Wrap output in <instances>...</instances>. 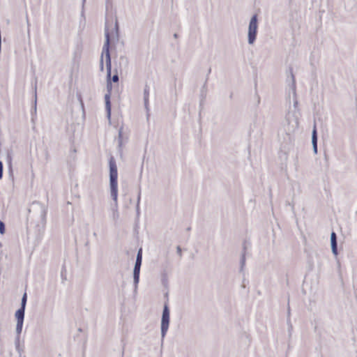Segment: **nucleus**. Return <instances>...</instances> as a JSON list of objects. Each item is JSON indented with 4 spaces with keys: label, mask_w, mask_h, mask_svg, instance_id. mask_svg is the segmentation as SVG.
Listing matches in <instances>:
<instances>
[{
    "label": "nucleus",
    "mask_w": 357,
    "mask_h": 357,
    "mask_svg": "<svg viewBox=\"0 0 357 357\" xmlns=\"http://www.w3.org/2000/svg\"><path fill=\"white\" fill-rule=\"evenodd\" d=\"M119 80V75H118L117 72H116V73L112 76V77H111V82L112 81L113 82L116 83V82H118Z\"/></svg>",
    "instance_id": "dca6fc26"
},
{
    "label": "nucleus",
    "mask_w": 357,
    "mask_h": 357,
    "mask_svg": "<svg viewBox=\"0 0 357 357\" xmlns=\"http://www.w3.org/2000/svg\"><path fill=\"white\" fill-rule=\"evenodd\" d=\"M7 157H8V158L10 160V155H9V154H8V156H7Z\"/></svg>",
    "instance_id": "c756f323"
},
{
    "label": "nucleus",
    "mask_w": 357,
    "mask_h": 357,
    "mask_svg": "<svg viewBox=\"0 0 357 357\" xmlns=\"http://www.w3.org/2000/svg\"><path fill=\"white\" fill-rule=\"evenodd\" d=\"M27 302V294L26 292L24 293L21 299V305L20 307L26 308V305Z\"/></svg>",
    "instance_id": "f8f14e48"
},
{
    "label": "nucleus",
    "mask_w": 357,
    "mask_h": 357,
    "mask_svg": "<svg viewBox=\"0 0 357 357\" xmlns=\"http://www.w3.org/2000/svg\"><path fill=\"white\" fill-rule=\"evenodd\" d=\"M140 268V267L134 266L133 276H139Z\"/></svg>",
    "instance_id": "2eb2a0df"
},
{
    "label": "nucleus",
    "mask_w": 357,
    "mask_h": 357,
    "mask_svg": "<svg viewBox=\"0 0 357 357\" xmlns=\"http://www.w3.org/2000/svg\"><path fill=\"white\" fill-rule=\"evenodd\" d=\"M142 263V258L139 257H136V261H135V266L140 267L141 268Z\"/></svg>",
    "instance_id": "4468645a"
},
{
    "label": "nucleus",
    "mask_w": 357,
    "mask_h": 357,
    "mask_svg": "<svg viewBox=\"0 0 357 357\" xmlns=\"http://www.w3.org/2000/svg\"><path fill=\"white\" fill-rule=\"evenodd\" d=\"M133 282L135 285V289L137 288L138 283L139 282V276H133Z\"/></svg>",
    "instance_id": "f3484780"
},
{
    "label": "nucleus",
    "mask_w": 357,
    "mask_h": 357,
    "mask_svg": "<svg viewBox=\"0 0 357 357\" xmlns=\"http://www.w3.org/2000/svg\"><path fill=\"white\" fill-rule=\"evenodd\" d=\"M86 0H82V6H84V2Z\"/></svg>",
    "instance_id": "c85d7f7f"
},
{
    "label": "nucleus",
    "mask_w": 357,
    "mask_h": 357,
    "mask_svg": "<svg viewBox=\"0 0 357 357\" xmlns=\"http://www.w3.org/2000/svg\"><path fill=\"white\" fill-rule=\"evenodd\" d=\"M149 93L150 87L148 84H146L144 89V104L147 112L149 111Z\"/></svg>",
    "instance_id": "0eeeda50"
},
{
    "label": "nucleus",
    "mask_w": 357,
    "mask_h": 357,
    "mask_svg": "<svg viewBox=\"0 0 357 357\" xmlns=\"http://www.w3.org/2000/svg\"><path fill=\"white\" fill-rule=\"evenodd\" d=\"M93 236H97V234H96V232H94V233H93Z\"/></svg>",
    "instance_id": "7c9ffc66"
},
{
    "label": "nucleus",
    "mask_w": 357,
    "mask_h": 357,
    "mask_svg": "<svg viewBox=\"0 0 357 357\" xmlns=\"http://www.w3.org/2000/svg\"><path fill=\"white\" fill-rule=\"evenodd\" d=\"M137 257L142 258V248H140L138 250L137 254Z\"/></svg>",
    "instance_id": "b1692460"
},
{
    "label": "nucleus",
    "mask_w": 357,
    "mask_h": 357,
    "mask_svg": "<svg viewBox=\"0 0 357 357\" xmlns=\"http://www.w3.org/2000/svg\"><path fill=\"white\" fill-rule=\"evenodd\" d=\"M312 148H313L314 153H317V144L312 145Z\"/></svg>",
    "instance_id": "bb28decb"
},
{
    "label": "nucleus",
    "mask_w": 357,
    "mask_h": 357,
    "mask_svg": "<svg viewBox=\"0 0 357 357\" xmlns=\"http://www.w3.org/2000/svg\"><path fill=\"white\" fill-rule=\"evenodd\" d=\"M5 233V224L3 222L0 221V234H3Z\"/></svg>",
    "instance_id": "a211bd4d"
},
{
    "label": "nucleus",
    "mask_w": 357,
    "mask_h": 357,
    "mask_svg": "<svg viewBox=\"0 0 357 357\" xmlns=\"http://www.w3.org/2000/svg\"><path fill=\"white\" fill-rule=\"evenodd\" d=\"M15 349L19 354L20 357H22V353L23 352V348L20 347V337L19 336L16 338L15 341Z\"/></svg>",
    "instance_id": "9d476101"
},
{
    "label": "nucleus",
    "mask_w": 357,
    "mask_h": 357,
    "mask_svg": "<svg viewBox=\"0 0 357 357\" xmlns=\"http://www.w3.org/2000/svg\"><path fill=\"white\" fill-rule=\"evenodd\" d=\"M312 144H317V132L315 126L312 132Z\"/></svg>",
    "instance_id": "9b49d317"
},
{
    "label": "nucleus",
    "mask_w": 357,
    "mask_h": 357,
    "mask_svg": "<svg viewBox=\"0 0 357 357\" xmlns=\"http://www.w3.org/2000/svg\"><path fill=\"white\" fill-rule=\"evenodd\" d=\"M26 22H27L28 26H29V20H26Z\"/></svg>",
    "instance_id": "2f4dec72"
},
{
    "label": "nucleus",
    "mask_w": 357,
    "mask_h": 357,
    "mask_svg": "<svg viewBox=\"0 0 357 357\" xmlns=\"http://www.w3.org/2000/svg\"><path fill=\"white\" fill-rule=\"evenodd\" d=\"M33 206H35L38 208L40 211V218L42 224L45 225L46 223V216L47 213V208L44 205L42 204L39 202H36L33 203Z\"/></svg>",
    "instance_id": "39448f33"
},
{
    "label": "nucleus",
    "mask_w": 357,
    "mask_h": 357,
    "mask_svg": "<svg viewBox=\"0 0 357 357\" xmlns=\"http://www.w3.org/2000/svg\"><path fill=\"white\" fill-rule=\"evenodd\" d=\"M36 102H37V98H36V85L35 86V101H34V111L36 112Z\"/></svg>",
    "instance_id": "4be33fe9"
},
{
    "label": "nucleus",
    "mask_w": 357,
    "mask_h": 357,
    "mask_svg": "<svg viewBox=\"0 0 357 357\" xmlns=\"http://www.w3.org/2000/svg\"><path fill=\"white\" fill-rule=\"evenodd\" d=\"M257 15H254L250 21L248 26V41L250 45H252L255 43L257 33Z\"/></svg>",
    "instance_id": "20e7f679"
},
{
    "label": "nucleus",
    "mask_w": 357,
    "mask_h": 357,
    "mask_svg": "<svg viewBox=\"0 0 357 357\" xmlns=\"http://www.w3.org/2000/svg\"><path fill=\"white\" fill-rule=\"evenodd\" d=\"M25 309L24 307H20L15 314L17 321L24 322Z\"/></svg>",
    "instance_id": "1a4fd4ad"
},
{
    "label": "nucleus",
    "mask_w": 357,
    "mask_h": 357,
    "mask_svg": "<svg viewBox=\"0 0 357 357\" xmlns=\"http://www.w3.org/2000/svg\"><path fill=\"white\" fill-rule=\"evenodd\" d=\"M176 252L178 253V255L181 257V248L180 246H177L176 248Z\"/></svg>",
    "instance_id": "393cba45"
},
{
    "label": "nucleus",
    "mask_w": 357,
    "mask_h": 357,
    "mask_svg": "<svg viewBox=\"0 0 357 357\" xmlns=\"http://www.w3.org/2000/svg\"><path fill=\"white\" fill-rule=\"evenodd\" d=\"M245 255L243 254L241 259V270L243 269V266H245Z\"/></svg>",
    "instance_id": "6ab92c4d"
},
{
    "label": "nucleus",
    "mask_w": 357,
    "mask_h": 357,
    "mask_svg": "<svg viewBox=\"0 0 357 357\" xmlns=\"http://www.w3.org/2000/svg\"><path fill=\"white\" fill-rule=\"evenodd\" d=\"M121 137H122V131L121 129L119 132V146H121V144H122Z\"/></svg>",
    "instance_id": "aec40b11"
},
{
    "label": "nucleus",
    "mask_w": 357,
    "mask_h": 357,
    "mask_svg": "<svg viewBox=\"0 0 357 357\" xmlns=\"http://www.w3.org/2000/svg\"><path fill=\"white\" fill-rule=\"evenodd\" d=\"M331 250L334 255H337V236L335 232L332 231L331 234Z\"/></svg>",
    "instance_id": "6e6552de"
},
{
    "label": "nucleus",
    "mask_w": 357,
    "mask_h": 357,
    "mask_svg": "<svg viewBox=\"0 0 357 357\" xmlns=\"http://www.w3.org/2000/svg\"><path fill=\"white\" fill-rule=\"evenodd\" d=\"M23 323L22 321H17L16 324V333L19 335L22 333Z\"/></svg>",
    "instance_id": "ddd939ff"
},
{
    "label": "nucleus",
    "mask_w": 357,
    "mask_h": 357,
    "mask_svg": "<svg viewBox=\"0 0 357 357\" xmlns=\"http://www.w3.org/2000/svg\"><path fill=\"white\" fill-rule=\"evenodd\" d=\"M3 165L1 161H0V179L3 177Z\"/></svg>",
    "instance_id": "412c9836"
},
{
    "label": "nucleus",
    "mask_w": 357,
    "mask_h": 357,
    "mask_svg": "<svg viewBox=\"0 0 357 357\" xmlns=\"http://www.w3.org/2000/svg\"><path fill=\"white\" fill-rule=\"evenodd\" d=\"M139 202H140V192L139 193L138 197H137V213H139Z\"/></svg>",
    "instance_id": "5701e85b"
},
{
    "label": "nucleus",
    "mask_w": 357,
    "mask_h": 357,
    "mask_svg": "<svg viewBox=\"0 0 357 357\" xmlns=\"http://www.w3.org/2000/svg\"><path fill=\"white\" fill-rule=\"evenodd\" d=\"M109 189L110 195L115 206H117L118 199V170L116 160L113 156L109 159Z\"/></svg>",
    "instance_id": "f03ea898"
},
{
    "label": "nucleus",
    "mask_w": 357,
    "mask_h": 357,
    "mask_svg": "<svg viewBox=\"0 0 357 357\" xmlns=\"http://www.w3.org/2000/svg\"><path fill=\"white\" fill-rule=\"evenodd\" d=\"M169 324V309L168 305L165 303L163 307L162 319H161V338L163 342L167 334Z\"/></svg>",
    "instance_id": "7ed1b4c3"
},
{
    "label": "nucleus",
    "mask_w": 357,
    "mask_h": 357,
    "mask_svg": "<svg viewBox=\"0 0 357 357\" xmlns=\"http://www.w3.org/2000/svg\"><path fill=\"white\" fill-rule=\"evenodd\" d=\"M291 83L289 85V96L290 97L291 93H292L293 98L294 99V106H296L297 105L298 102L296 100V82H295L294 76L292 72H291Z\"/></svg>",
    "instance_id": "423d86ee"
},
{
    "label": "nucleus",
    "mask_w": 357,
    "mask_h": 357,
    "mask_svg": "<svg viewBox=\"0 0 357 357\" xmlns=\"http://www.w3.org/2000/svg\"><path fill=\"white\" fill-rule=\"evenodd\" d=\"M118 217H119V213L117 211H114V213H113L114 219L118 218Z\"/></svg>",
    "instance_id": "a878e982"
},
{
    "label": "nucleus",
    "mask_w": 357,
    "mask_h": 357,
    "mask_svg": "<svg viewBox=\"0 0 357 357\" xmlns=\"http://www.w3.org/2000/svg\"><path fill=\"white\" fill-rule=\"evenodd\" d=\"M174 37L175 38H176L178 37V34H177V33H174Z\"/></svg>",
    "instance_id": "cd10ccee"
},
{
    "label": "nucleus",
    "mask_w": 357,
    "mask_h": 357,
    "mask_svg": "<svg viewBox=\"0 0 357 357\" xmlns=\"http://www.w3.org/2000/svg\"><path fill=\"white\" fill-rule=\"evenodd\" d=\"M105 41L102 47V52L100 60V71H103L104 70V64H103V55L105 56V63H106V69H107V93L105 95V109L107 112V115L108 119L111 116V102H110V96L111 91L112 89V84L111 82V73H112V61H111V55L109 52V44H110V36L108 31H106L105 33Z\"/></svg>",
    "instance_id": "f257e3e1"
}]
</instances>
